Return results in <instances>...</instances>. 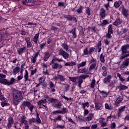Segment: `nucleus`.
<instances>
[{"label": "nucleus", "mask_w": 129, "mask_h": 129, "mask_svg": "<svg viewBox=\"0 0 129 129\" xmlns=\"http://www.w3.org/2000/svg\"><path fill=\"white\" fill-rule=\"evenodd\" d=\"M23 91L15 90L13 91V104L15 106L18 105L23 100Z\"/></svg>", "instance_id": "nucleus-1"}, {"label": "nucleus", "mask_w": 129, "mask_h": 129, "mask_svg": "<svg viewBox=\"0 0 129 129\" xmlns=\"http://www.w3.org/2000/svg\"><path fill=\"white\" fill-rule=\"evenodd\" d=\"M22 105L23 106V107H28L31 112H32L33 109H34V105H33L31 102L28 101H22Z\"/></svg>", "instance_id": "nucleus-2"}, {"label": "nucleus", "mask_w": 129, "mask_h": 129, "mask_svg": "<svg viewBox=\"0 0 129 129\" xmlns=\"http://www.w3.org/2000/svg\"><path fill=\"white\" fill-rule=\"evenodd\" d=\"M55 61L54 59H53L51 60V64H52V69H54L55 70H57L58 69H61L62 67H63L62 66H61V64L57 63V62H54V61Z\"/></svg>", "instance_id": "nucleus-3"}, {"label": "nucleus", "mask_w": 129, "mask_h": 129, "mask_svg": "<svg viewBox=\"0 0 129 129\" xmlns=\"http://www.w3.org/2000/svg\"><path fill=\"white\" fill-rule=\"evenodd\" d=\"M58 55H59V56H62V57L66 59L69 58V54L62 49H60L58 50Z\"/></svg>", "instance_id": "nucleus-4"}, {"label": "nucleus", "mask_w": 129, "mask_h": 129, "mask_svg": "<svg viewBox=\"0 0 129 129\" xmlns=\"http://www.w3.org/2000/svg\"><path fill=\"white\" fill-rule=\"evenodd\" d=\"M8 123L7 124V127L8 129L11 128L12 126H13V125L14 124V119L12 117H9L8 118Z\"/></svg>", "instance_id": "nucleus-5"}, {"label": "nucleus", "mask_w": 129, "mask_h": 129, "mask_svg": "<svg viewBox=\"0 0 129 129\" xmlns=\"http://www.w3.org/2000/svg\"><path fill=\"white\" fill-rule=\"evenodd\" d=\"M128 65H129V58H127L122 62V63L120 66V69H123L124 68H126V67H127Z\"/></svg>", "instance_id": "nucleus-6"}, {"label": "nucleus", "mask_w": 129, "mask_h": 129, "mask_svg": "<svg viewBox=\"0 0 129 129\" xmlns=\"http://www.w3.org/2000/svg\"><path fill=\"white\" fill-rule=\"evenodd\" d=\"M123 100V97L119 96L115 102V105L116 106H119V104Z\"/></svg>", "instance_id": "nucleus-7"}, {"label": "nucleus", "mask_w": 129, "mask_h": 129, "mask_svg": "<svg viewBox=\"0 0 129 129\" xmlns=\"http://www.w3.org/2000/svg\"><path fill=\"white\" fill-rule=\"evenodd\" d=\"M111 78H112L111 75H108L107 77L104 78L103 80V83H109V82H110V80H111Z\"/></svg>", "instance_id": "nucleus-8"}, {"label": "nucleus", "mask_w": 129, "mask_h": 129, "mask_svg": "<svg viewBox=\"0 0 129 129\" xmlns=\"http://www.w3.org/2000/svg\"><path fill=\"white\" fill-rule=\"evenodd\" d=\"M44 56L43 57V61H44L45 62H47V61L49 60V58H50V53H49V52L47 51L46 52H44Z\"/></svg>", "instance_id": "nucleus-9"}, {"label": "nucleus", "mask_w": 129, "mask_h": 129, "mask_svg": "<svg viewBox=\"0 0 129 129\" xmlns=\"http://www.w3.org/2000/svg\"><path fill=\"white\" fill-rule=\"evenodd\" d=\"M26 49H27V47H26V46H24L23 47H21V48H19L17 50L18 55H22V54H23L24 53V52H25V51H26Z\"/></svg>", "instance_id": "nucleus-10"}, {"label": "nucleus", "mask_w": 129, "mask_h": 129, "mask_svg": "<svg viewBox=\"0 0 129 129\" xmlns=\"http://www.w3.org/2000/svg\"><path fill=\"white\" fill-rule=\"evenodd\" d=\"M128 11L126 9H125L124 7H122V14L124 17V18H126L127 16H128V14L127 13Z\"/></svg>", "instance_id": "nucleus-11"}, {"label": "nucleus", "mask_w": 129, "mask_h": 129, "mask_svg": "<svg viewBox=\"0 0 129 129\" xmlns=\"http://www.w3.org/2000/svg\"><path fill=\"white\" fill-rule=\"evenodd\" d=\"M122 23V20L121 19H116L115 22L113 23V26H118Z\"/></svg>", "instance_id": "nucleus-12"}, {"label": "nucleus", "mask_w": 129, "mask_h": 129, "mask_svg": "<svg viewBox=\"0 0 129 129\" xmlns=\"http://www.w3.org/2000/svg\"><path fill=\"white\" fill-rule=\"evenodd\" d=\"M121 4H122V2L121 1H116L114 3V7L116 9H117L118 8H119V7H120Z\"/></svg>", "instance_id": "nucleus-13"}, {"label": "nucleus", "mask_w": 129, "mask_h": 129, "mask_svg": "<svg viewBox=\"0 0 129 129\" xmlns=\"http://www.w3.org/2000/svg\"><path fill=\"white\" fill-rule=\"evenodd\" d=\"M93 118V114L91 113L89 114L87 117L85 118V120H86V121H90V120H92Z\"/></svg>", "instance_id": "nucleus-14"}, {"label": "nucleus", "mask_w": 129, "mask_h": 129, "mask_svg": "<svg viewBox=\"0 0 129 129\" xmlns=\"http://www.w3.org/2000/svg\"><path fill=\"white\" fill-rule=\"evenodd\" d=\"M71 34L73 35V38L75 39L77 37V35L76 34V28H74L70 31Z\"/></svg>", "instance_id": "nucleus-15"}, {"label": "nucleus", "mask_w": 129, "mask_h": 129, "mask_svg": "<svg viewBox=\"0 0 129 129\" xmlns=\"http://www.w3.org/2000/svg\"><path fill=\"white\" fill-rule=\"evenodd\" d=\"M25 81H31V80L29 79V72L27 70H25V74L24 75Z\"/></svg>", "instance_id": "nucleus-16"}, {"label": "nucleus", "mask_w": 129, "mask_h": 129, "mask_svg": "<svg viewBox=\"0 0 129 129\" xmlns=\"http://www.w3.org/2000/svg\"><path fill=\"white\" fill-rule=\"evenodd\" d=\"M20 70H21L20 67H17L13 69L12 73L14 75H16L17 73H19V72H20Z\"/></svg>", "instance_id": "nucleus-17"}, {"label": "nucleus", "mask_w": 129, "mask_h": 129, "mask_svg": "<svg viewBox=\"0 0 129 129\" xmlns=\"http://www.w3.org/2000/svg\"><path fill=\"white\" fill-rule=\"evenodd\" d=\"M75 65H76V62H74V61H69V62H66L64 64V66H69V67L75 66Z\"/></svg>", "instance_id": "nucleus-18"}, {"label": "nucleus", "mask_w": 129, "mask_h": 129, "mask_svg": "<svg viewBox=\"0 0 129 129\" xmlns=\"http://www.w3.org/2000/svg\"><path fill=\"white\" fill-rule=\"evenodd\" d=\"M100 15L102 19L105 18V10L103 8L101 9Z\"/></svg>", "instance_id": "nucleus-19"}, {"label": "nucleus", "mask_w": 129, "mask_h": 129, "mask_svg": "<svg viewBox=\"0 0 129 129\" xmlns=\"http://www.w3.org/2000/svg\"><path fill=\"white\" fill-rule=\"evenodd\" d=\"M39 33L36 34L33 38V42H34V43L36 44H38V40H39Z\"/></svg>", "instance_id": "nucleus-20"}, {"label": "nucleus", "mask_w": 129, "mask_h": 129, "mask_svg": "<svg viewBox=\"0 0 129 129\" xmlns=\"http://www.w3.org/2000/svg\"><path fill=\"white\" fill-rule=\"evenodd\" d=\"M95 107L97 109H102L103 108V106H102V104L99 103H95Z\"/></svg>", "instance_id": "nucleus-21"}, {"label": "nucleus", "mask_w": 129, "mask_h": 129, "mask_svg": "<svg viewBox=\"0 0 129 129\" xmlns=\"http://www.w3.org/2000/svg\"><path fill=\"white\" fill-rule=\"evenodd\" d=\"M128 89V87L127 86H125V85L120 84L119 86V90H125L126 89Z\"/></svg>", "instance_id": "nucleus-22"}, {"label": "nucleus", "mask_w": 129, "mask_h": 129, "mask_svg": "<svg viewBox=\"0 0 129 129\" xmlns=\"http://www.w3.org/2000/svg\"><path fill=\"white\" fill-rule=\"evenodd\" d=\"M48 101L49 102H51V103H56L58 102V100L54 98H50L48 99Z\"/></svg>", "instance_id": "nucleus-23"}, {"label": "nucleus", "mask_w": 129, "mask_h": 129, "mask_svg": "<svg viewBox=\"0 0 129 129\" xmlns=\"http://www.w3.org/2000/svg\"><path fill=\"white\" fill-rule=\"evenodd\" d=\"M112 29V25H109L108 27V33H111L112 34H113V30Z\"/></svg>", "instance_id": "nucleus-24"}, {"label": "nucleus", "mask_w": 129, "mask_h": 129, "mask_svg": "<svg viewBox=\"0 0 129 129\" xmlns=\"http://www.w3.org/2000/svg\"><path fill=\"white\" fill-rule=\"evenodd\" d=\"M117 76L119 78V80H120L121 82H124V81H125V79L122 78L121 75H120L119 73L117 74Z\"/></svg>", "instance_id": "nucleus-25"}, {"label": "nucleus", "mask_w": 129, "mask_h": 129, "mask_svg": "<svg viewBox=\"0 0 129 129\" xmlns=\"http://www.w3.org/2000/svg\"><path fill=\"white\" fill-rule=\"evenodd\" d=\"M95 67H96V62L92 63L89 69V71H91V70H93V69H95Z\"/></svg>", "instance_id": "nucleus-26"}, {"label": "nucleus", "mask_w": 129, "mask_h": 129, "mask_svg": "<svg viewBox=\"0 0 129 129\" xmlns=\"http://www.w3.org/2000/svg\"><path fill=\"white\" fill-rule=\"evenodd\" d=\"M86 65V61H83L81 63L78 65V69L81 68V67H84Z\"/></svg>", "instance_id": "nucleus-27"}, {"label": "nucleus", "mask_w": 129, "mask_h": 129, "mask_svg": "<svg viewBox=\"0 0 129 129\" xmlns=\"http://www.w3.org/2000/svg\"><path fill=\"white\" fill-rule=\"evenodd\" d=\"M46 102H47V100L46 99H44V100H40L39 101H38L37 104L38 105H41L43 103H46Z\"/></svg>", "instance_id": "nucleus-28"}, {"label": "nucleus", "mask_w": 129, "mask_h": 129, "mask_svg": "<svg viewBox=\"0 0 129 129\" xmlns=\"http://www.w3.org/2000/svg\"><path fill=\"white\" fill-rule=\"evenodd\" d=\"M86 14L87 16H91V10L90 8L87 7L86 9Z\"/></svg>", "instance_id": "nucleus-29"}, {"label": "nucleus", "mask_w": 129, "mask_h": 129, "mask_svg": "<svg viewBox=\"0 0 129 129\" xmlns=\"http://www.w3.org/2000/svg\"><path fill=\"white\" fill-rule=\"evenodd\" d=\"M125 110V106H121L118 109V112L119 113H121V112H123L124 110Z\"/></svg>", "instance_id": "nucleus-30"}, {"label": "nucleus", "mask_w": 129, "mask_h": 129, "mask_svg": "<svg viewBox=\"0 0 129 129\" xmlns=\"http://www.w3.org/2000/svg\"><path fill=\"white\" fill-rule=\"evenodd\" d=\"M61 47H62V48H63V49H64V50H66V51H68L69 46H68V45H67V44H66L65 43H62L61 44Z\"/></svg>", "instance_id": "nucleus-31"}, {"label": "nucleus", "mask_w": 129, "mask_h": 129, "mask_svg": "<svg viewBox=\"0 0 129 129\" xmlns=\"http://www.w3.org/2000/svg\"><path fill=\"white\" fill-rule=\"evenodd\" d=\"M61 106H62V103H61V102H59L57 104H54V107L55 108H61Z\"/></svg>", "instance_id": "nucleus-32"}, {"label": "nucleus", "mask_w": 129, "mask_h": 129, "mask_svg": "<svg viewBox=\"0 0 129 129\" xmlns=\"http://www.w3.org/2000/svg\"><path fill=\"white\" fill-rule=\"evenodd\" d=\"M82 11H83V7L80 6V8L76 10V12L78 14H82Z\"/></svg>", "instance_id": "nucleus-33"}, {"label": "nucleus", "mask_w": 129, "mask_h": 129, "mask_svg": "<svg viewBox=\"0 0 129 129\" xmlns=\"http://www.w3.org/2000/svg\"><path fill=\"white\" fill-rule=\"evenodd\" d=\"M15 82H16V79H15L14 78H12L11 79L10 82H9V86H11V85H13V84H14Z\"/></svg>", "instance_id": "nucleus-34"}, {"label": "nucleus", "mask_w": 129, "mask_h": 129, "mask_svg": "<svg viewBox=\"0 0 129 129\" xmlns=\"http://www.w3.org/2000/svg\"><path fill=\"white\" fill-rule=\"evenodd\" d=\"M82 106H83V108L84 109H85V108L87 107H89V103L88 102H87L86 103H83L82 104Z\"/></svg>", "instance_id": "nucleus-35"}, {"label": "nucleus", "mask_w": 129, "mask_h": 129, "mask_svg": "<svg viewBox=\"0 0 129 129\" xmlns=\"http://www.w3.org/2000/svg\"><path fill=\"white\" fill-rule=\"evenodd\" d=\"M108 24V21L106 20H103L102 23H101L100 26H101V27H104V26H106V25H107Z\"/></svg>", "instance_id": "nucleus-36"}, {"label": "nucleus", "mask_w": 129, "mask_h": 129, "mask_svg": "<svg viewBox=\"0 0 129 129\" xmlns=\"http://www.w3.org/2000/svg\"><path fill=\"white\" fill-rule=\"evenodd\" d=\"M100 60L102 63H104L105 62V59H104V56L103 54L101 53L100 56Z\"/></svg>", "instance_id": "nucleus-37"}, {"label": "nucleus", "mask_w": 129, "mask_h": 129, "mask_svg": "<svg viewBox=\"0 0 129 129\" xmlns=\"http://www.w3.org/2000/svg\"><path fill=\"white\" fill-rule=\"evenodd\" d=\"M71 17H72L71 15H63V18H64V19H66L67 20V21H71Z\"/></svg>", "instance_id": "nucleus-38"}, {"label": "nucleus", "mask_w": 129, "mask_h": 129, "mask_svg": "<svg viewBox=\"0 0 129 129\" xmlns=\"http://www.w3.org/2000/svg\"><path fill=\"white\" fill-rule=\"evenodd\" d=\"M0 100H2V101H4V100H6V98L4 97V94L2 93V91L0 89Z\"/></svg>", "instance_id": "nucleus-39"}, {"label": "nucleus", "mask_w": 129, "mask_h": 129, "mask_svg": "<svg viewBox=\"0 0 129 129\" xmlns=\"http://www.w3.org/2000/svg\"><path fill=\"white\" fill-rule=\"evenodd\" d=\"M83 55H90L89 53V51H88V48H86L83 50Z\"/></svg>", "instance_id": "nucleus-40"}, {"label": "nucleus", "mask_w": 129, "mask_h": 129, "mask_svg": "<svg viewBox=\"0 0 129 129\" xmlns=\"http://www.w3.org/2000/svg\"><path fill=\"white\" fill-rule=\"evenodd\" d=\"M78 73H86V68L79 69Z\"/></svg>", "instance_id": "nucleus-41"}, {"label": "nucleus", "mask_w": 129, "mask_h": 129, "mask_svg": "<svg viewBox=\"0 0 129 129\" xmlns=\"http://www.w3.org/2000/svg\"><path fill=\"white\" fill-rule=\"evenodd\" d=\"M111 33L110 32H107L106 34V39H111L112 38V36H111Z\"/></svg>", "instance_id": "nucleus-42"}, {"label": "nucleus", "mask_w": 129, "mask_h": 129, "mask_svg": "<svg viewBox=\"0 0 129 129\" xmlns=\"http://www.w3.org/2000/svg\"><path fill=\"white\" fill-rule=\"evenodd\" d=\"M99 92L101 94L103 95L104 96H107L108 95V94L107 92L104 91H100L99 90Z\"/></svg>", "instance_id": "nucleus-43"}, {"label": "nucleus", "mask_w": 129, "mask_h": 129, "mask_svg": "<svg viewBox=\"0 0 129 129\" xmlns=\"http://www.w3.org/2000/svg\"><path fill=\"white\" fill-rule=\"evenodd\" d=\"M48 84L51 89H52V88H55V85H54V83H53L52 81H50Z\"/></svg>", "instance_id": "nucleus-44"}, {"label": "nucleus", "mask_w": 129, "mask_h": 129, "mask_svg": "<svg viewBox=\"0 0 129 129\" xmlns=\"http://www.w3.org/2000/svg\"><path fill=\"white\" fill-rule=\"evenodd\" d=\"M58 7H63V8H66V5L64 2H58Z\"/></svg>", "instance_id": "nucleus-45"}, {"label": "nucleus", "mask_w": 129, "mask_h": 129, "mask_svg": "<svg viewBox=\"0 0 129 129\" xmlns=\"http://www.w3.org/2000/svg\"><path fill=\"white\" fill-rule=\"evenodd\" d=\"M59 80L60 81H61L62 82H64V81H65V80H66V78H65V77H64V76L59 75Z\"/></svg>", "instance_id": "nucleus-46"}, {"label": "nucleus", "mask_w": 129, "mask_h": 129, "mask_svg": "<svg viewBox=\"0 0 129 129\" xmlns=\"http://www.w3.org/2000/svg\"><path fill=\"white\" fill-rule=\"evenodd\" d=\"M71 21H73V22H75V23H77L78 21H77V18L76 17L72 16L71 17Z\"/></svg>", "instance_id": "nucleus-47"}, {"label": "nucleus", "mask_w": 129, "mask_h": 129, "mask_svg": "<svg viewBox=\"0 0 129 129\" xmlns=\"http://www.w3.org/2000/svg\"><path fill=\"white\" fill-rule=\"evenodd\" d=\"M95 50V48L94 47H90L89 50V52L90 53V55H91L93 52H94V50Z\"/></svg>", "instance_id": "nucleus-48"}, {"label": "nucleus", "mask_w": 129, "mask_h": 129, "mask_svg": "<svg viewBox=\"0 0 129 129\" xmlns=\"http://www.w3.org/2000/svg\"><path fill=\"white\" fill-rule=\"evenodd\" d=\"M105 108H106V109H108V110H111V106H110L107 103H105Z\"/></svg>", "instance_id": "nucleus-49"}, {"label": "nucleus", "mask_w": 129, "mask_h": 129, "mask_svg": "<svg viewBox=\"0 0 129 129\" xmlns=\"http://www.w3.org/2000/svg\"><path fill=\"white\" fill-rule=\"evenodd\" d=\"M36 121L38 123H41V119L40 118V117L39 116V113L36 114Z\"/></svg>", "instance_id": "nucleus-50"}, {"label": "nucleus", "mask_w": 129, "mask_h": 129, "mask_svg": "<svg viewBox=\"0 0 129 129\" xmlns=\"http://www.w3.org/2000/svg\"><path fill=\"white\" fill-rule=\"evenodd\" d=\"M40 52H41V50H39L36 53H35L33 56H32L33 58H35V59H37V57L39 56V54H40Z\"/></svg>", "instance_id": "nucleus-51"}, {"label": "nucleus", "mask_w": 129, "mask_h": 129, "mask_svg": "<svg viewBox=\"0 0 129 129\" xmlns=\"http://www.w3.org/2000/svg\"><path fill=\"white\" fill-rule=\"evenodd\" d=\"M95 85V80L93 79L92 82L91 83V88H94V86Z\"/></svg>", "instance_id": "nucleus-52"}, {"label": "nucleus", "mask_w": 129, "mask_h": 129, "mask_svg": "<svg viewBox=\"0 0 129 129\" xmlns=\"http://www.w3.org/2000/svg\"><path fill=\"white\" fill-rule=\"evenodd\" d=\"M88 77H89V76H88V75H81V76H80V78H81V79H84V80H85V79H86V78H87Z\"/></svg>", "instance_id": "nucleus-53"}, {"label": "nucleus", "mask_w": 129, "mask_h": 129, "mask_svg": "<svg viewBox=\"0 0 129 129\" xmlns=\"http://www.w3.org/2000/svg\"><path fill=\"white\" fill-rule=\"evenodd\" d=\"M69 79L72 81V82H76V77H69Z\"/></svg>", "instance_id": "nucleus-54"}, {"label": "nucleus", "mask_w": 129, "mask_h": 129, "mask_svg": "<svg viewBox=\"0 0 129 129\" xmlns=\"http://www.w3.org/2000/svg\"><path fill=\"white\" fill-rule=\"evenodd\" d=\"M39 81L40 82V83H44V82H45V79L44 78V77L40 78L39 79Z\"/></svg>", "instance_id": "nucleus-55"}, {"label": "nucleus", "mask_w": 129, "mask_h": 129, "mask_svg": "<svg viewBox=\"0 0 129 129\" xmlns=\"http://www.w3.org/2000/svg\"><path fill=\"white\" fill-rule=\"evenodd\" d=\"M104 42L106 45H109V43H110V41L107 39H104Z\"/></svg>", "instance_id": "nucleus-56"}, {"label": "nucleus", "mask_w": 129, "mask_h": 129, "mask_svg": "<svg viewBox=\"0 0 129 129\" xmlns=\"http://www.w3.org/2000/svg\"><path fill=\"white\" fill-rule=\"evenodd\" d=\"M9 81L8 80L4 79L3 80V84H5V85H8V86H10V85H9Z\"/></svg>", "instance_id": "nucleus-57"}, {"label": "nucleus", "mask_w": 129, "mask_h": 129, "mask_svg": "<svg viewBox=\"0 0 129 129\" xmlns=\"http://www.w3.org/2000/svg\"><path fill=\"white\" fill-rule=\"evenodd\" d=\"M46 44V42L40 44L39 47H40L41 50H42V49H44V47H45V45Z\"/></svg>", "instance_id": "nucleus-58"}, {"label": "nucleus", "mask_w": 129, "mask_h": 129, "mask_svg": "<svg viewBox=\"0 0 129 129\" xmlns=\"http://www.w3.org/2000/svg\"><path fill=\"white\" fill-rule=\"evenodd\" d=\"M56 127L59 129H63L64 127H65V125H57Z\"/></svg>", "instance_id": "nucleus-59"}, {"label": "nucleus", "mask_w": 129, "mask_h": 129, "mask_svg": "<svg viewBox=\"0 0 129 129\" xmlns=\"http://www.w3.org/2000/svg\"><path fill=\"white\" fill-rule=\"evenodd\" d=\"M116 126V125H115V122L111 123V129L115 128Z\"/></svg>", "instance_id": "nucleus-60"}, {"label": "nucleus", "mask_w": 129, "mask_h": 129, "mask_svg": "<svg viewBox=\"0 0 129 129\" xmlns=\"http://www.w3.org/2000/svg\"><path fill=\"white\" fill-rule=\"evenodd\" d=\"M29 123H33V122H36V119L35 118H31L29 119Z\"/></svg>", "instance_id": "nucleus-61"}, {"label": "nucleus", "mask_w": 129, "mask_h": 129, "mask_svg": "<svg viewBox=\"0 0 129 129\" xmlns=\"http://www.w3.org/2000/svg\"><path fill=\"white\" fill-rule=\"evenodd\" d=\"M25 40L26 43H29V42H31V38H30V37H25Z\"/></svg>", "instance_id": "nucleus-62"}, {"label": "nucleus", "mask_w": 129, "mask_h": 129, "mask_svg": "<svg viewBox=\"0 0 129 129\" xmlns=\"http://www.w3.org/2000/svg\"><path fill=\"white\" fill-rule=\"evenodd\" d=\"M37 69H35V70H31V75L32 76H33V75H34V74H35V73H36V72H37Z\"/></svg>", "instance_id": "nucleus-63"}, {"label": "nucleus", "mask_w": 129, "mask_h": 129, "mask_svg": "<svg viewBox=\"0 0 129 129\" xmlns=\"http://www.w3.org/2000/svg\"><path fill=\"white\" fill-rule=\"evenodd\" d=\"M91 129H96V128H97V124H93V125L91 126Z\"/></svg>", "instance_id": "nucleus-64"}]
</instances>
